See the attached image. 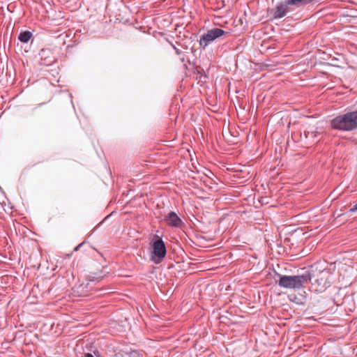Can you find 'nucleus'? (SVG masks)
Masks as SVG:
<instances>
[{
  "instance_id": "f257e3e1",
  "label": "nucleus",
  "mask_w": 357,
  "mask_h": 357,
  "mask_svg": "<svg viewBox=\"0 0 357 357\" xmlns=\"http://www.w3.org/2000/svg\"><path fill=\"white\" fill-rule=\"evenodd\" d=\"M312 280V275L306 271L302 275H280L278 282V285L287 289H302L305 287V284Z\"/></svg>"
},
{
  "instance_id": "2eb2a0df",
  "label": "nucleus",
  "mask_w": 357,
  "mask_h": 357,
  "mask_svg": "<svg viewBox=\"0 0 357 357\" xmlns=\"http://www.w3.org/2000/svg\"><path fill=\"white\" fill-rule=\"evenodd\" d=\"M85 357H94L91 354L87 353L85 354Z\"/></svg>"
},
{
  "instance_id": "f8f14e48",
  "label": "nucleus",
  "mask_w": 357,
  "mask_h": 357,
  "mask_svg": "<svg viewBox=\"0 0 357 357\" xmlns=\"http://www.w3.org/2000/svg\"><path fill=\"white\" fill-rule=\"evenodd\" d=\"M296 298V296L295 294H291L289 296V299L291 301H294V299Z\"/></svg>"
},
{
  "instance_id": "423d86ee",
  "label": "nucleus",
  "mask_w": 357,
  "mask_h": 357,
  "mask_svg": "<svg viewBox=\"0 0 357 357\" xmlns=\"http://www.w3.org/2000/svg\"><path fill=\"white\" fill-rule=\"evenodd\" d=\"M164 220L167 225L172 227H179L182 225L181 219L175 212L173 211H171L166 215L164 218Z\"/></svg>"
},
{
  "instance_id": "20e7f679",
  "label": "nucleus",
  "mask_w": 357,
  "mask_h": 357,
  "mask_svg": "<svg viewBox=\"0 0 357 357\" xmlns=\"http://www.w3.org/2000/svg\"><path fill=\"white\" fill-rule=\"evenodd\" d=\"M227 33L219 28H213L208 30L206 33L203 34L199 39V45L202 48L205 49L209 44L215 39L222 36Z\"/></svg>"
},
{
  "instance_id": "1a4fd4ad",
  "label": "nucleus",
  "mask_w": 357,
  "mask_h": 357,
  "mask_svg": "<svg viewBox=\"0 0 357 357\" xmlns=\"http://www.w3.org/2000/svg\"><path fill=\"white\" fill-rule=\"evenodd\" d=\"M32 33L30 31H26L20 33L18 40L22 43H27L31 38Z\"/></svg>"
},
{
  "instance_id": "ddd939ff",
  "label": "nucleus",
  "mask_w": 357,
  "mask_h": 357,
  "mask_svg": "<svg viewBox=\"0 0 357 357\" xmlns=\"http://www.w3.org/2000/svg\"><path fill=\"white\" fill-rule=\"evenodd\" d=\"M84 243H82L80 244H79L77 246H76L74 249V251H77L79 250V249L82 246Z\"/></svg>"
},
{
  "instance_id": "7ed1b4c3",
  "label": "nucleus",
  "mask_w": 357,
  "mask_h": 357,
  "mask_svg": "<svg viewBox=\"0 0 357 357\" xmlns=\"http://www.w3.org/2000/svg\"><path fill=\"white\" fill-rule=\"evenodd\" d=\"M152 248L151 260L155 264L160 263L167 254L166 247L162 239L158 236H155L153 239Z\"/></svg>"
},
{
  "instance_id": "39448f33",
  "label": "nucleus",
  "mask_w": 357,
  "mask_h": 357,
  "mask_svg": "<svg viewBox=\"0 0 357 357\" xmlns=\"http://www.w3.org/2000/svg\"><path fill=\"white\" fill-rule=\"evenodd\" d=\"M294 10V8L291 7V4H288V0H285L283 2L280 3L275 7L274 12V17L275 19H280L284 17L288 13Z\"/></svg>"
},
{
  "instance_id": "4468645a",
  "label": "nucleus",
  "mask_w": 357,
  "mask_h": 357,
  "mask_svg": "<svg viewBox=\"0 0 357 357\" xmlns=\"http://www.w3.org/2000/svg\"><path fill=\"white\" fill-rule=\"evenodd\" d=\"M174 49L176 50V53L177 54H180L181 53V51L178 49H177L175 46L173 45Z\"/></svg>"
},
{
  "instance_id": "9d476101",
  "label": "nucleus",
  "mask_w": 357,
  "mask_h": 357,
  "mask_svg": "<svg viewBox=\"0 0 357 357\" xmlns=\"http://www.w3.org/2000/svg\"><path fill=\"white\" fill-rule=\"evenodd\" d=\"M129 357H142V354L140 353V351L137 350H132L130 351L129 353L127 354Z\"/></svg>"
},
{
  "instance_id": "9b49d317",
  "label": "nucleus",
  "mask_w": 357,
  "mask_h": 357,
  "mask_svg": "<svg viewBox=\"0 0 357 357\" xmlns=\"http://www.w3.org/2000/svg\"><path fill=\"white\" fill-rule=\"evenodd\" d=\"M350 212L354 213L357 211V203L355 204L349 210Z\"/></svg>"
},
{
  "instance_id": "f03ea898",
  "label": "nucleus",
  "mask_w": 357,
  "mask_h": 357,
  "mask_svg": "<svg viewBox=\"0 0 357 357\" xmlns=\"http://www.w3.org/2000/svg\"><path fill=\"white\" fill-rule=\"evenodd\" d=\"M334 129L342 131H351L357 128V110L339 115L331 123Z\"/></svg>"
},
{
  "instance_id": "6e6552de",
  "label": "nucleus",
  "mask_w": 357,
  "mask_h": 357,
  "mask_svg": "<svg viewBox=\"0 0 357 357\" xmlns=\"http://www.w3.org/2000/svg\"><path fill=\"white\" fill-rule=\"evenodd\" d=\"M312 287L315 291H324L328 287L326 281L323 278L317 279L312 284Z\"/></svg>"
},
{
  "instance_id": "0eeeda50",
  "label": "nucleus",
  "mask_w": 357,
  "mask_h": 357,
  "mask_svg": "<svg viewBox=\"0 0 357 357\" xmlns=\"http://www.w3.org/2000/svg\"><path fill=\"white\" fill-rule=\"evenodd\" d=\"M315 1H317V0H288V4H291L294 10L295 8L304 7Z\"/></svg>"
}]
</instances>
